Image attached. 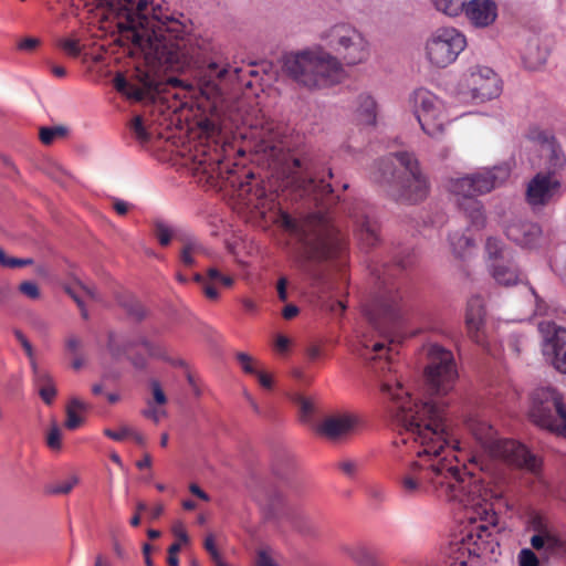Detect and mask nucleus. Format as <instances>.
Masks as SVG:
<instances>
[{"label": "nucleus", "mask_w": 566, "mask_h": 566, "mask_svg": "<svg viewBox=\"0 0 566 566\" xmlns=\"http://www.w3.org/2000/svg\"><path fill=\"white\" fill-rule=\"evenodd\" d=\"M454 384L426 382L431 396L427 400L412 398L401 382H381L380 390L399 432L395 444L405 447L410 455L397 475L401 491L413 496L431 493L461 505L468 525L447 547L443 566H478L480 555L492 541L497 517L484 496L481 480L465 465L460 469L440 457L446 448L461 449L450 429L448 403L433 398L450 392Z\"/></svg>", "instance_id": "f257e3e1"}, {"label": "nucleus", "mask_w": 566, "mask_h": 566, "mask_svg": "<svg viewBox=\"0 0 566 566\" xmlns=\"http://www.w3.org/2000/svg\"><path fill=\"white\" fill-rule=\"evenodd\" d=\"M86 4L103 10L107 18L114 15L120 38L139 50L148 63L175 72L196 70L198 107L202 109L198 126L206 142L193 146L191 170L207 181L222 177L223 156L218 145L228 128L221 115L222 84L239 78L241 69L219 62L205 65V42L190 34L189 20L182 13L172 12L167 6L147 0H87Z\"/></svg>", "instance_id": "f03ea898"}, {"label": "nucleus", "mask_w": 566, "mask_h": 566, "mask_svg": "<svg viewBox=\"0 0 566 566\" xmlns=\"http://www.w3.org/2000/svg\"><path fill=\"white\" fill-rule=\"evenodd\" d=\"M415 258L411 254L401 256L395 261L392 266H385L384 271L377 274L378 295L365 307V314L371 327L390 346L386 347L381 340H373L368 335H361L354 352L366 360L381 364L375 367L376 370H384L385 365L390 371L391 353L394 346L405 339L401 328L408 317L411 307L400 287L390 281L392 271H402L411 266Z\"/></svg>", "instance_id": "7ed1b4c3"}, {"label": "nucleus", "mask_w": 566, "mask_h": 566, "mask_svg": "<svg viewBox=\"0 0 566 566\" xmlns=\"http://www.w3.org/2000/svg\"><path fill=\"white\" fill-rule=\"evenodd\" d=\"M251 148L272 167L282 179L285 188H292L301 197H308L317 207L329 208L334 202L333 188L323 178L314 175L313 164L307 158H298L285 150L273 124L250 132Z\"/></svg>", "instance_id": "20e7f679"}, {"label": "nucleus", "mask_w": 566, "mask_h": 566, "mask_svg": "<svg viewBox=\"0 0 566 566\" xmlns=\"http://www.w3.org/2000/svg\"><path fill=\"white\" fill-rule=\"evenodd\" d=\"M271 218L297 235V266L313 280L323 276L324 262L337 258L345 249L344 238L333 224L328 211L318 210L298 221L286 211L277 209Z\"/></svg>", "instance_id": "39448f33"}, {"label": "nucleus", "mask_w": 566, "mask_h": 566, "mask_svg": "<svg viewBox=\"0 0 566 566\" xmlns=\"http://www.w3.org/2000/svg\"><path fill=\"white\" fill-rule=\"evenodd\" d=\"M373 178L388 185V196L400 203H418L429 195V182L413 154H390L377 164Z\"/></svg>", "instance_id": "423d86ee"}, {"label": "nucleus", "mask_w": 566, "mask_h": 566, "mask_svg": "<svg viewBox=\"0 0 566 566\" xmlns=\"http://www.w3.org/2000/svg\"><path fill=\"white\" fill-rule=\"evenodd\" d=\"M510 174V167L504 164L448 180L449 192L455 197L457 205L465 213L471 226L481 229L485 223L483 206L476 197L501 187Z\"/></svg>", "instance_id": "0eeeda50"}, {"label": "nucleus", "mask_w": 566, "mask_h": 566, "mask_svg": "<svg viewBox=\"0 0 566 566\" xmlns=\"http://www.w3.org/2000/svg\"><path fill=\"white\" fill-rule=\"evenodd\" d=\"M283 71L308 90L331 87L343 75V66L337 57L323 50H304L284 55Z\"/></svg>", "instance_id": "6e6552de"}, {"label": "nucleus", "mask_w": 566, "mask_h": 566, "mask_svg": "<svg viewBox=\"0 0 566 566\" xmlns=\"http://www.w3.org/2000/svg\"><path fill=\"white\" fill-rule=\"evenodd\" d=\"M530 418L543 429L566 434V407L562 395L554 388H539L533 392Z\"/></svg>", "instance_id": "1a4fd4ad"}, {"label": "nucleus", "mask_w": 566, "mask_h": 566, "mask_svg": "<svg viewBox=\"0 0 566 566\" xmlns=\"http://www.w3.org/2000/svg\"><path fill=\"white\" fill-rule=\"evenodd\" d=\"M471 430L476 440L489 448L493 455L503 459L507 463L535 471L538 467L537 459L527 448L512 439H493V429L486 423L471 424Z\"/></svg>", "instance_id": "9d476101"}, {"label": "nucleus", "mask_w": 566, "mask_h": 566, "mask_svg": "<svg viewBox=\"0 0 566 566\" xmlns=\"http://www.w3.org/2000/svg\"><path fill=\"white\" fill-rule=\"evenodd\" d=\"M465 35L453 27L436 29L426 42V56L431 65L447 67L465 49Z\"/></svg>", "instance_id": "9b49d317"}, {"label": "nucleus", "mask_w": 566, "mask_h": 566, "mask_svg": "<svg viewBox=\"0 0 566 566\" xmlns=\"http://www.w3.org/2000/svg\"><path fill=\"white\" fill-rule=\"evenodd\" d=\"M328 45L342 56L347 65L365 62L369 56V43L365 36L348 24L334 25L327 34Z\"/></svg>", "instance_id": "f8f14e48"}, {"label": "nucleus", "mask_w": 566, "mask_h": 566, "mask_svg": "<svg viewBox=\"0 0 566 566\" xmlns=\"http://www.w3.org/2000/svg\"><path fill=\"white\" fill-rule=\"evenodd\" d=\"M228 172L231 185L237 187V197L240 202L251 211L259 213L265 221H269V210H272L275 203L273 198H269V193L263 186L253 182V172L244 171L245 180H239V177H235L231 170Z\"/></svg>", "instance_id": "ddd939ff"}, {"label": "nucleus", "mask_w": 566, "mask_h": 566, "mask_svg": "<svg viewBox=\"0 0 566 566\" xmlns=\"http://www.w3.org/2000/svg\"><path fill=\"white\" fill-rule=\"evenodd\" d=\"M528 526L534 531L530 543L533 549L546 556L560 557L566 554V541L538 513L530 516Z\"/></svg>", "instance_id": "4468645a"}, {"label": "nucleus", "mask_w": 566, "mask_h": 566, "mask_svg": "<svg viewBox=\"0 0 566 566\" xmlns=\"http://www.w3.org/2000/svg\"><path fill=\"white\" fill-rule=\"evenodd\" d=\"M462 83L472 97L480 102L497 97L502 90L499 76L488 66H471L463 74Z\"/></svg>", "instance_id": "2eb2a0df"}, {"label": "nucleus", "mask_w": 566, "mask_h": 566, "mask_svg": "<svg viewBox=\"0 0 566 566\" xmlns=\"http://www.w3.org/2000/svg\"><path fill=\"white\" fill-rule=\"evenodd\" d=\"M159 84L154 73L142 69H136L130 80H127L123 74H117L114 78L115 90L136 102L144 101L158 92Z\"/></svg>", "instance_id": "dca6fc26"}, {"label": "nucleus", "mask_w": 566, "mask_h": 566, "mask_svg": "<svg viewBox=\"0 0 566 566\" xmlns=\"http://www.w3.org/2000/svg\"><path fill=\"white\" fill-rule=\"evenodd\" d=\"M538 331L543 336V353L553 367L562 374H566V328L558 327L555 323L543 321L538 324Z\"/></svg>", "instance_id": "f3484780"}, {"label": "nucleus", "mask_w": 566, "mask_h": 566, "mask_svg": "<svg viewBox=\"0 0 566 566\" xmlns=\"http://www.w3.org/2000/svg\"><path fill=\"white\" fill-rule=\"evenodd\" d=\"M562 181L537 172L526 186L525 200L533 210L542 209L560 196Z\"/></svg>", "instance_id": "a211bd4d"}, {"label": "nucleus", "mask_w": 566, "mask_h": 566, "mask_svg": "<svg viewBox=\"0 0 566 566\" xmlns=\"http://www.w3.org/2000/svg\"><path fill=\"white\" fill-rule=\"evenodd\" d=\"M348 217L355 226L357 239L367 248H371L379 241V226L370 216V210L361 200H356L346 208Z\"/></svg>", "instance_id": "6ab92c4d"}, {"label": "nucleus", "mask_w": 566, "mask_h": 566, "mask_svg": "<svg viewBox=\"0 0 566 566\" xmlns=\"http://www.w3.org/2000/svg\"><path fill=\"white\" fill-rule=\"evenodd\" d=\"M533 139L542 145L541 153L544 159V170L542 172L559 178L566 167V155L562 146L554 136L545 132H537Z\"/></svg>", "instance_id": "aec40b11"}, {"label": "nucleus", "mask_w": 566, "mask_h": 566, "mask_svg": "<svg viewBox=\"0 0 566 566\" xmlns=\"http://www.w3.org/2000/svg\"><path fill=\"white\" fill-rule=\"evenodd\" d=\"M485 308L483 300L475 295L467 304L465 325L469 337L478 345H485Z\"/></svg>", "instance_id": "412c9836"}, {"label": "nucleus", "mask_w": 566, "mask_h": 566, "mask_svg": "<svg viewBox=\"0 0 566 566\" xmlns=\"http://www.w3.org/2000/svg\"><path fill=\"white\" fill-rule=\"evenodd\" d=\"M462 12L475 28H488L497 18V4L493 0H470L465 2Z\"/></svg>", "instance_id": "4be33fe9"}, {"label": "nucleus", "mask_w": 566, "mask_h": 566, "mask_svg": "<svg viewBox=\"0 0 566 566\" xmlns=\"http://www.w3.org/2000/svg\"><path fill=\"white\" fill-rule=\"evenodd\" d=\"M359 419L354 413L344 412L325 418L318 426V432L329 439H337L354 431Z\"/></svg>", "instance_id": "5701e85b"}, {"label": "nucleus", "mask_w": 566, "mask_h": 566, "mask_svg": "<svg viewBox=\"0 0 566 566\" xmlns=\"http://www.w3.org/2000/svg\"><path fill=\"white\" fill-rule=\"evenodd\" d=\"M541 233L542 230L537 223L517 218L513 219L505 228L506 237L522 247H533Z\"/></svg>", "instance_id": "b1692460"}, {"label": "nucleus", "mask_w": 566, "mask_h": 566, "mask_svg": "<svg viewBox=\"0 0 566 566\" xmlns=\"http://www.w3.org/2000/svg\"><path fill=\"white\" fill-rule=\"evenodd\" d=\"M413 113L418 120H423L429 124L428 112H439L440 106L443 105L433 93L428 90L419 88L412 95Z\"/></svg>", "instance_id": "393cba45"}, {"label": "nucleus", "mask_w": 566, "mask_h": 566, "mask_svg": "<svg viewBox=\"0 0 566 566\" xmlns=\"http://www.w3.org/2000/svg\"><path fill=\"white\" fill-rule=\"evenodd\" d=\"M340 552L359 566H382L377 553L364 543L345 544Z\"/></svg>", "instance_id": "a878e982"}, {"label": "nucleus", "mask_w": 566, "mask_h": 566, "mask_svg": "<svg viewBox=\"0 0 566 566\" xmlns=\"http://www.w3.org/2000/svg\"><path fill=\"white\" fill-rule=\"evenodd\" d=\"M33 382L38 389L41 399L51 405L56 397V388L50 374L40 368L36 361H32Z\"/></svg>", "instance_id": "bb28decb"}, {"label": "nucleus", "mask_w": 566, "mask_h": 566, "mask_svg": "<svg viewBox=\"0 0 566 566\" xmlns=\"http://www.w3.org/2000/svg\"><path fill=\"white\" fill-rule=\"evenodd\" d=\"M283 520L296 532L304 535H314L316 526L307 512L297 507H287Z\"/></svg>", "instance_id": "cd10ccee"}, {"label": "nucleus", "mask_w": 566, "mask_h": 566, "mask_svg": "<svg viewBox=\"0 0 566 566\" xmlns=\"http://www.w3.org/2000/svg\"><path fill=\"white\" fill-rule=\"evenodd\" d=\"M234 283L232 276L221 273L217 268L208 269V283L205 284V296L210 301L220 297L219 286L231 287Z\"/></svg>", "instance_id": "c85d7f7f"}, {"label": "nucleus", "mask_w": 566, "mask_h": 566, "mask_svg": "<svg viewBox=\"0 0 566 566\" xmlns=\"http://www.w3.org/2000/svg\"><path fill=\"white\" fill-rule=\"evenodd\" d=\"M182 243L180 261L186 266H193L197 256L207 254L206 248L196 238L187 237L182 239Z\"/></svg>", "instance_id": "c756f323"}, {"label": "nucleus", "mask_w": 566, "mask_h": 566, "mask_svg": "<svg viewBox=\"0 0 566 566\" xmlns=\"http://www.w3.org/2000/svg\"><path fill=\"white\" fill-rule=\"evenodd\" d=\"M427 116L430 118L428 125L423 120H418L422 130L431 137H440L447 123L444 105L440 106L439 112H428Z\"/></svg>", "instance_id": "7c9ffc66"}, {"label": "nucleus", "mask_w": 566, "mask_h": 566, "mask_svg": "<svg viewBox=\"0 0 566 566\" xmlns=\"http://www.w3.org/2000/svg\"><path fill=\"white\" fill-rule=\"evenodd\" d=\"M492 276L504 286L515 285L521 282L517 268L513 264H495L493 265Z\"/></svg>", "instance_id": "2f4dec72"}, {"label": "nucleus", "mask_w": 566, "mask_h": 566, "mask_svg": "<svg viewBox=\"0 0 566 566\" xmlns=\"http://www.w3.org/2000/svg\"><path fill=\"white\" fill-rule=\"evenodd\" d=\"M357 116L363 125H374L376 123V102L370 95L361 94L358 96Z\"/></svg>", "instance_id": "473e14b6"}, {"label": "nucleus", "mask_w": 566, "mask_h": 566, "mask_svg": "<svg viewBox=\"0 0 566 566\" xmlns=\"http://www.w3.org/2000/svg\"><path fill=\"white\" fill-rule=\"evenodd\" d=\"M295 468L296 459L294 454L287 451H281L275 454L272 471L276 476L285 479L290 472L295 470Z\"/></svg>", "instance_id": "72a5a7b5"}, {"label": "nucleus", "mask_w": 566, "mask_h": 566, "mask_svg": "<svg viewBox=\"0 0 566 566\" xmlns=\"http://www.w3.org/2000/svg\"><path fill=\"white\" fill-rule=\"evenodd\" d=\"M65 292L74 300V302L81 308L82 316L84 318H87V313H86V310L84 308V302H85V298H91V300H95V301L98 300L95 290H93L88 286L82 285V284H77L75 286L65 287Z\"/></svg>", "instance_id": "f704fd0d"}, {"label": "nucleus", "mask_w": 566, "mask_h": 566, "mask_svg": "<svg viewBox=\"0 0 566 566\" xmlns=\"http://www.w3.org/2000/svg\"><path fill=\"white\" fill-rule=\"evenodd\" d=\"M86 408L87 406L85 402L77 398H72L66 406V420L64 423L65 428L69 430L77 429L83 422V418L78 415V412L86 410Z\"/></svg>", "instance_id": "c9c22d12"}, {"label": "nucleus", "mask_w": 566, "mask_h": 566, "mask_svg": "<svg viewBox=\"0 0 566 566\" xmlns=\"http://www.w3.org/2000/svg\"><path fill=\"white\" fill-rule=\"evenodd\" d=\"M451 249L455 256L463 258L465 251L474 245L473 240L465 233L454 232L449 235Z\"/></svg>", "instance_id": "e433bc0d"}, {"label": "nucleus", "mask_w": 566, "mask_h": 566, "mask_svg": "<svg viewBox=\"0 0 566 566\" xmlns=\"http://www.w3.org/2000/svg\"><path fill=\"white\" fill-rule=\"evenodd\" d=\"M434 8L449 17H458L465 4V0H432Z\"/></svg>", "instance_id": "4c0bfd02"}, {"label": "nucleus", "mask_w": 566, "mask_h": 566, "mask_svg": "<svg viewBox=\"0 0 566 566\" xmlns=\"http://www.w3.org/2000/svg\"><path fill=\"white\" fill-rule=\"evenodd\" d=\"M67 129L63 126L42 127L39 133L40 140L44 145H51L56 139L65 137Z\"/></svg>", "instance_id": "58836bf2"}, {"label": "nucleus", "mask_w": 566, "mask_h": 566, "mask_svg": "<svg viewBox=\"0 0 566 566\" xmlns=\"http://www.w3.org/2000/svg\"><path fill=\"white\" fill-rule=\"evenodd\" d=\"M129 128L140 144H147L150 140V133L147 130L142 116H135Z\"/></svg>", "instance_id": "ea45409f"}, {"label": "nucleus", "mask_w": 566, "mask_h": 566, "mask_svg": "<svg viewBox=\"0 0 566 566\" xmlns=\"http://www.w3.org/2000/svg\"><path fill=\"white\" fill-rule=\"evenodd\" d=\"M33 264V260L28 259H20V258H13L8 256L4 251L0 248V265L3 268L14 269V268H22Z\"/></svg>", "instance_id": "a19ab883"}, {"label": "nucleus", "mask_w": 566, "mask_h": 566, "mask_svg": "<svg viewBox=\"0 0 566 566\" xmlns=\"http://www.w3.org/2000/svg\"><path fill=\"white\" fill-rule=\"evenodd\" d=\"M154 233L160 245L167 247L172 238V230L163 221H156L154 224Z\"/></svg>", "instance_id": "79ce46f5"}, {"label": "nucleus", "mask_w": 566, "mask_h": 566, "mask_svg": "<svg viewBox=\"0 0 566 566\" xmlns=\"http://www.w3.org/2000/svg\"><path fill=\"white\" fill-rule=\"evenodd\" d=\"M485 250L491 259H499L504 255L503 243L497 238H489L486 240Z\"/></svg>", "instance_id": "37998d69"}, {"label": "nucleus", "mask_w": 566, "mask_h": 566, "mask_svg": "<svg viewBox=\"0 0 566 566\" xmlns=\"http://www.w3.org/2000/svg\"><path fill=\"white\" fill-rule=\"evenodd\" d=\"M57 45L70 56L77 57L81 54L80 42L76 39H61Z\"/></svg>", "instance_id": "c03bdc74"}, {"label": "nucleus", "mask_w": 566, "mask_h": 566, "mask_svg": "<svg viewBox=\"0 0 566 566\" xmlns=\"http://www.w3.org/2000/svg\"><path fill=\"white\" fill-rule=\"evenodd\" d=\"M62 432L57 424H53L46 436V444L52 450H60L62 447Z\"/></svg>", "instance_id": "a18cd8bd"}, {"label": "nucleus", "mask_w": 566, "mask_h": 566, "mask_svg": "<svg viewBox=\"0 0 566 566\" xmlns=\"http://www.w3.org/2000/svg\"><path fill=\"white\" fill-rule=\"evenodd\" d=\"M518 566H538L539 560L531 548H523L517 555Z\"/></svg>", "instance_id": "49530a36"}, {"label": "nucleus", "mask_w": 566, "mask_h": 566, "mask_svg": "<svg viewBox=\"0 0 566 566\" xmlns=\"http://www.w3.org/2000/svg\"><path fill=\"white\" fill-rule=\"evenodd\" d=\"M237 360L244 373L250 375L256 374L258 369L255 367V360L253 359V357L245 353H238Z\"/></svg>", "instance_id": "de8ad7c7"}, {"label": "nucleus", "mask_w": 566, "mask_h": 566, "mask_svg": "<svg viewBox=\"0 0 566 566\" xmlns=\"http://www.w3.org/2000/svg\"><path fill=\"white\" fill-rule=\"evenodd\" d=\"M76 483H77V478L76 476H71L67 480L62 481V482L53 485L50 489V493H52V494H67V493H70L72 491V489L76 485Z\"/></svg>", "instance_id": "09e8293b"}, {"label": "nucleus", "mask_w": 566, "mask_h": 566, "mask_svg": "<svg viewBox=\"0 0 566 566\" xmlns=\"http://www.w3.org/2000/svg\"><path fill=\"white\" fill-rule=\"evenodd\" d=\"M138 344H140L146 349L149 356L156 358L165 357V350L159 345L149 342L145 337H140Z\"/></svg>", "instance_id": "8fccbe9b"}, {"label": "nucleus", "mask_w": 566, "mask_h": 566, "mask_svg": "<svg viewBox=\"0 0 566 566\" xmlns=\"http://www.w3.org/2000/svg\"><path fill=\"white\" fill-rule=\"evenodd\" d=\"M19 291L31 300L40 297V290L34 282L24 281L19 285Z\"/></svg>", "instance_id": "3c124183"}, {"label": "nucleus", "mask_w": 566, "mask_h": 566, "mask_svg": "<svg viewBox=\"0 0 566 566\" xmlns=\"http://www.w3.org/2000/svg\"><path fill=\"white\" fill-rule=\"evenodd\" d=\"M41 44V40L33 36H28L18 42L17 49L22 52H33Z\"/></svg>", "instance_id": "603ef678"}, {"label": "nucleus", "mask_w": 566, "mask_h": 566, "mask_svg": "<svg viewBox=\"0 0 566 566\" xmlns=\"http://www.w3.org/2000/svg\"><path fill=\"white\" fill-rule=\"evenodd\" d=\"M129 433H132L129 426H122L118 430H104V434L114 441H123L129 437Z\"/></svg>", "instance_id": "864d4df0"}, {"label": "nucleus", "mask_w": 566, "mask_h": 566, "mask_svg": "<svg viewBox=\"0 0 566 566\" xmlns=\"http://www.w3.org/2000/svg\"><path fill=\"white\" fill-rule=\"evenodd\" d=\"M107 346H108L109 352L114 356H118V355H120L123 353H126L128 350L127 346L120 347V345L118 344V337L114 333L109 334Z\"/></svg>", "instance_id": "5fc2aeb1"}, {"label": "nucleus", "mask_w": 566, "mask_h": 566, "mask_svg": "<svg viewBox=\"0 0 566 566\" xmlns=\"http://www.w3.org/2000/svg\"><path fill=\"white\" fill-rule=\"evenodd\" d=\"M150 387L153 391V397L156 403L158 405H165L167 402V397L159 384L158 380H151Z\"/></svg>", "instance_id": "6e6d98bb"}, {"label": "nucleus", "mask_w": 566, "mask_h": 566, "mask_svg": "<svg viewBox=\"0 0 566 566\" xmlns=\"http://www.w3.org/2000/svg\"><path fill=\"white\" fill-rule=\"evenodd\" d=\"M174 536L180 541V543H189V536L182 522L177 521L171 528Z\"/></svg>", "instance_id": "4d7b16f0"}, {"label": "nucleus", "mask_w": 566, "mask_h": 566, "mask_svg": "<svg viewBox=\"0 0 566 566\" xmlns=\"http://www.w3.org/2000/svg\"><path fill=\"white\" fill-rule=\"evenodd\" d=\"M294 401L298 405L303 416H310L314 411L313 402L301 395H296Z\"/></svg>", "instance_id": "13d9d810"}, {"label": "nucleus", "mask_w": 566, "mask_h": 566, "mask_svg": "<svg viewBox=\"0 0 566 566\" xmlns=\"http://www.w3.org/2000/svg\"><path fill=\"white\" fill-rule=\"evenodd\" d=\"M65 347L70 354L76 356L82 347V342L78 337L71 335L65 340Z\"/></svg>", "instance_id": "bf43d9fd"}, {"label": "nucleus", "mask_w": 566, "mask_h": 566, "mask_svg": "<svg viewBox=\"0 0 566 566\" xmlns=\"http://www.w3.org/2000/svg\"><path fill=\"white\" fill-rule=\"evenodd\" d=\"M203 547L209 553L211 559H217V557L220 553L216 546L213 534H208L206 536L205 542H203Z\"/></svg>", "instance_id": "052dcab7"}, {"label": "nucleus", "mask_w": 566, "mask_h": 566, "mask_svg": "<svg viewBox=\"0 0 566 566\" xmlns=\"http://www.w3.org/2000/svg\"><path fill=\"white\" fill-rule=\"evenodd\" d=\"M15 337L20 342L21 346L25 350V354L30 358V364L32 365V361H35L33 356V348L31 343L27 339V337L19 331L15 332Z\"/></svg>", "instance_id": "680f3d73"}, {"label": "nucleus", "mask_w": 566, "mask_h": 566, "mask_svg": "<svg viewBox=\"0 0 566 566\" xmlns=\"http://www.w3.org/2000/svg\"><path fill=\"white\" fill-rule=\"evenodd\" d=\"M255 566H279L272 557L263 549L258 552Z\"/></svg>", "instance_id": "e2e57ef3"}, {"label": "nucleus", "mask_w": 566, "mask_h": 566, "mask_svg": "<svg viewBox=\"0 0 566 566\" xmlns=\"http://www.w3.org/2000/svg\"><path fill=\"white\" fill-rule=\"evenodd\" d=\"M143 415L146 418L151 419L155 423H158L160 421V418L165 415V411L155 407H149L148 409L143 411Z\"/></svg>", "instance_id": "0e129e2a"}, {"label": "nucleus", "mask_w": 566, "mask_h": 566, "mask_svg": "<svg viewBox=\"0 0 566 566\" xmlns=\"http://www.w3.org/2000/svg\"><path fill=\"white\" fill-rule=\"evenodd\" d=\"M339 469L347 475L354 476L357 471V463L354 461H343L339 463Z\"/></svg>", "instance_id": "69168bd1"}, {"label": "nucleus", "mask_w": 566, "mask_h": 566, "mask_svg": "<svg viewBox=\"0 0 566 566\" xmlns=\"http://www.w3.org/2000/svg\"><path fill=\"white\" fill-rule=\"evenodd\" d=\"M254 376H256L260 385L265 388V389H271L272 388V378L269 374L264 373V371H261V370H258L256 374H254Z\"/></svg>", "instance_id": "338daca9"}, {"label": "nucleus", "mask_w": 566, "mask_h": 566, "mask_svg": "<svg viewBox=\"0 0 566 566\" xmlns=\"http://www.w3.org/2000/svg\"><path fill=\"white\" fill-rule=\"evenodd\" d=\"M287 280L285 277H281L277 281L276 290L280 301L285 302L287 300Z\"/></svg>", "instance_id": "774afa93"}]
</instances>
